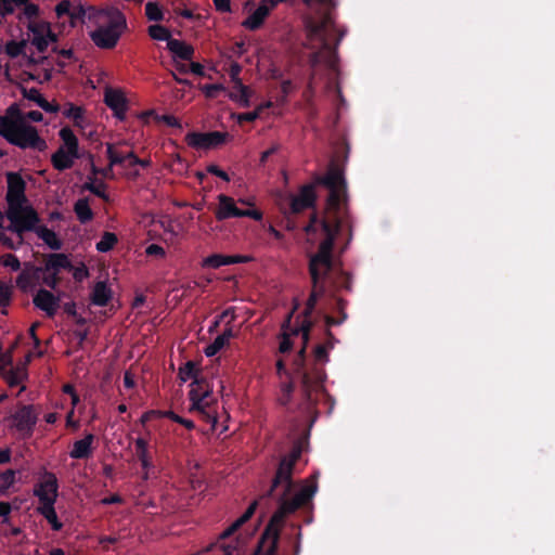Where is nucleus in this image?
I'll return each mask as SVG.
<instances>
[{
  "label": "nucleus",
  "mask_w": 555,
  "mask_h": 555,
  "mask_svg": "<svg viewBox=\"0 0 555 555\" xmlns=\"http://www.w3.org/2000/svg\"><path fill=\"white\" fill-rule=\"evenodd\" d=\"M7 201L9 205L7 217L10 220L8 230L16 233L17 237L13 241L4 234V228L2 225L4 216L0 211V242L8 248H15L22 244V233L28 231V229H33L35 223L38 222V217L34 209L27 204L24 180L17 173L9 172L7 175Z\"/></svg>",
  "instance_id": "nucleus-2"
},
{
  "label": "nucleus",
  "mask_w": 555,
  "mask_h": 555,
  "mask_svg": "<svg viewBox=\"0 0 555 555\" xmlns=\"http://www.w3.org/2000/svg\"><path fill=\"white\" fill-rule=\"evenodd\" d=\"M55 13L57 15L59 18L63 17V16H68L70 18L74 17L75 15V12L73 10V5L70 3V1L68 0H62L55 8Z\"/></svg>",
  "instance_id": "nucleus-43"
},
{
  "label": "nucleus",
  "mask_w": 555,
  "mask_h": 555,
  "mask_svg": "<svg viewBox=\"0 0 555 555\" xmlns=\"http://www.w3.org/2000/svg\"><path fill=\"white\" fill-rule=\"evenodd\" d=\"M164 415L166 417L171 418L172 421H175L177 423L182 424L188 429H193L194 428V423L192 421L182 418L179 415L175 414L173 412L167 411V412H164Z\"/></svg>",
  "instance_id": "nucleus-49"
},
{
  "label": "nucleus",
  "mask_w": 555,
  "mask_h": 555,
  "mask_svg": "<svg viewBox=\"0 0 555 555\" xmlns=\"http://www.w3.org/2000/svg\"><path fill=\"white\" fill-rule=\"evenodd\" d=\"M189 397L191 401L190 411L199 414L215 429L218 420L217 398L214 396L209 384L206 380L193 382Z\"/></svg>",
  "instance_id": "nucleus-9"
},
{
  "label": "nucleus",
  "mask_w": 555,
  "mask_h": 555,
  "mask_svg": "<svg viewBox=\"0 0 555 555\" xmlns=\"http://www.w3.org/2000/svg\"><path fill=\"white\" fill-rule=\"evenodd\" d=\"M163 416H165L164 412H160V411H149V412L144 413L141 416L140 421H141L142 424H146L147 422H150L154 417H163Z\"/></svg>",
  "instance_id": "nucleus-55"
},
{
  "label": "nucleus",
  "mask_w": 555,
  "mask_h": 555,
  "mask_svg": "<svg viewBox=\"0 0 555 555\" xmlns=\"http://www.w3.org/2000/svg\"><path fill=\"white\" fill-rule=\"evenodd\" d=\"M65 269H72L69 259L63 254L50 255L41 270L42 282L54 288L61 281V274Z\"/></svg>",
  "instance_id": "nucleus-12"
},
{
  "label": "nucleus",
  "mask_w": 555,
  "mask_h": 555,
  "mask_svg": "<svg viewBox=\"0 0 555 555\" xmlns=\"http://www.w3.org/2000/svg\"><path fill=\"white\" fill-rule=\"evenodd\" d=\"M117 243V236L112 232H105L96 243V249L101 253L111 250Z\"/></svg>",
  "instance_id": "nucleus-36"
},
{
  "label": "nucleus",
  "mask_w": 555,
  "mask_h": 555,
  "mask_svg": "<svg viewBox=\"0 0 555 555\" xmlns=\"http://www.w3.org/2000/svg\"><path fill=\"white\" fill-rule=\"evenodd\" d=\"M25 46V41H11L5 46V51L10 56L15 57L24 51Z\"/></svg>",
  "instance_id": "nucleus-45"
},
{
  "label": "nucleus",
  "mask_w": 555,
  "mask_h": 555,
  "mask_svg": "<svg viewBox=\"0 0 555 555\" xmlns=\"http://www.w3.org/2000/svg\"><path fill=\"white\" fill-rule=\"evenodd\" d=\"M249 260L250 258L248 256H225L221 254H214L203 259L202 267L218 269L222 266L247 262Z\"/></svg>",
  "instance_id": "nucleus-20"
},
{
  "label": "nucleus",
  "mask_w": 555,
  "mask_h": 555,
  "mask_svg": "<svg viewBox=\"0 0 555 555\" xmlns=\"http://www.w3.org/2000/svg\"><path fill=\"white\" fill-rule=\"evenodd\" d=\"M34 304L37 308L52 317L60 307V298L55 297L49 291L40 289L34 298Z\"/></svg>",
  "instance_id": "nucleus-19"
},
{
  "label": "nucleus",
  "mask_w": 555,
  "mask_h": 555,
  "mask_svg": "<svg viewBox=\"0 0 555 555\" xmlns=\"http://www.w3.org/2000/svg\"><path fill=\"white\" fill-rule=\"evenodd\" d=\"M29 76L34 80L44 82L51 79L52 70L47 60H42L41 63L34 66L33 70L29 72Z\"/></svg>",
  "instance_id": "nucleus-30"
},
{
  "label": "nucleus",
  "mask_w": 555,
  "mask_h": 555,
  "mask_svg": "<svg viewBox=\"0 0 555 555\" xmlns=\"http://www.w3.org/2000/svg\"><path fill=\"white\" fill-rule=\"evenodd\" d=\"M65 270L72 272L73 278L78 282H81L89 276V271L82 262H79L77 266L72 264V269Z\"/></svg>",
  "instance_id": "nucleus-44"
},
{
  "label": "nucleus",
  "mask_w": 555,
  "mask_h": 555,
  "mask_svg": "<svg viewBox=\"0 0 555 555\" xmlns=\"http://www.w3.org/2000/svg\"><path fill=\"white\" fill-rule=\"evenodd\" d=\"M135 385V382H134V378H133V375L130 373V372H126L125 373V376H124V386L126 388H133Z\"/></svg>",
  "instance_id": "nucleus-59"
},
{
  "label": "nucleus",
  "mask_w": 555,
  "mask_h": 555,
  "mask_svg": "<svg viewBox=\"0 0 555 555\" xmlns=\"http://www.w3.org/2000/svg\"><path fill=\"white\" fill-rule=\"evenodd\" d=\"M308 490L304 491L298 495L295 502L289 503L288 501H283L281 504V508L276 511L268 524L262 538L259 542L258 550L255 555H273L278 545L279 534L284 525V519L287 515L294 513L296 507L307 498L309 496Z\"/></svg>",
  "instance_id": "nucleus-7"
},
{
  "label": "nucleus",
  "mask_w": 555,
  "mask_h": 555,
  "mask_svg": "<svg viewBox=\"0 0 555 555\" xmlns=\"http://www.w3.org/2000/svg\"><path fill=\"white\" fill-rule=\"evenodd\" d=\"M11 512V506L9 503L0 502V518H3V520L7 519V516Z\"/></svg>",
  "instance_id": "nucleus-61"
},
{
  "label": "nucleus",
  "mask_w": 555,
  "mask_h": 555,
  "mask_svg": "<svg viewBox=\"0 0 555 555\" xmlns=\"http://www.w3.org/2000/svg\"><path fill=\"white\" fill-rule=\"evenodd\" d=\"M160 229H163L164 232L172 233L171 221L169 219H152L151 229L149 230V233L153 236H162L163 233L160 232Z\"/></svg>",
  "instance_id": "nucleus-34"
},
{
  "label": "nucleus",
  "mask_w": 555,
  "mask_h": 555,
  "mask_svg": "<svg viewBox=\"0 0 555 555\" xmlns=\"http://www.w3.org/2000/svg\"><path fill=\"white\" fill-rule=\"evenodd\" d=\"M104 102L114 112L116 117L124 119L127 111V99L121 90L106 89Z\"/></svg>",
  "instance_id": "nucleus-17"
},
{
  "label": "nucleus",
  "mask_w": 555,
  "mask_h": 555,
  "mask_svg": "<svg viewBox=\"0 0 555 555\" xmlns=\"http://www.w3.org/2000/svg\"><path fill=\"white\" fill-rule=\"evenodd\" d=\"M0 264L9 268L11 271H17L21 268V262L16 256L12 254H4L0 257Z\"/></svg>",
  "instance_id": "nucleus-42"
},
{
  "label": "nucleus",
  "mask_w": 555,
  "mask_h": 555,
  "mask_svg": "<svg viewBox=\"0 0 555 555\" xmlns=\"http://www.w3.org/2000/svg\"><path fill=\"white\" fill-rule=\"evenodd\" d=\"M96 28L90 33L93 42L103 49L116 46L122 31L126 29L124 14L114 8L99 11L94 14Z\"/></svg>",
  "instance_id": "nucleus-5"
},
{
  "label": "nucleus",
  "mask_w": 555,
  "mask_h": 555,
  "mask_svg": "<svg viewBox=\"0 0 555 555\" xmlns=\"http://www.w3.org/2000/svg\"><path fill=\"white\" fill-rule=\"evenodd\" d=\"M21 14H23L27 18H33L38 14V7L34 3L28 2V0H23V4H21Z\"/></svg>",
  "instance_id": "nucleus-47"
},
{
  "label": "nucleus",
  "mask_w": 555,
  "mask_h": 555,
  "mask_svg": "<svg viewBox=\"0 0 555 555\" xmlns=\"http://www.w3.org/2000/svg\"><path fill=\"white\" fill-rule=\"evenodd\" d=\"M39 279H41V270L26 263L16 280V284L21 289L27 291L34 287Z\"/></svg>",
  "instance_id": "nucleus-22"
},
{
  "label": "nucleus",
  "mask_w": 555,
  "mask_h": 555,
  "mask_svg": "<svg viewBox=\"0 0 555 555\" xmlns=\"http://www.w3.org/2000/svg\"><path fill=\"white\" fill-rule=\"evenodd\" d=\"M314 353H315V358L318 360L322 361V360H324V358L326 356V350H325V348L323 346H318L315 348Z\"/></svg>",
  "instance_id": "nucleus-63"
},
{
  "label": "nucleus",
  "mask_w": 555,
  "mask_h": 555,
  "mask_svg": "<svg viewBox=\"0 0 555 555\" xmlns=\"http://www.w3.org/2000/svg\"><path fill=\"white\" fill-rule=\"evenodd\" d=\"M241 94L242 93H241L240 89L235 88V83H233L232 90L229 92V98L243 107L249 106V100L251 96H247V104H244L243 101L240 99Z\"/></svg>",
  "instance_id": "nucleus-50"
},
{
  "label": "nucleus",
  "mask_w": 555,
  "mask_h": 555,
  "mask_svg": "<svg viewBox=\"0 0 555 555\" xmlns=\"http://www.w3.org/2000/svg\"><path fill=\"white\" fill-rule=\"evenodd\" d=\"M31 230L36 231L37 235L51 248L59 249L61 247V243L55 233L48 228L37 227L36 222Z\"/></svg>",
  "instance_id": "nucleus-31"
},
{
  "label": "nucleus",
  "mask_w": 555,
  "mask_h": 555,
  "mask_svg": "<svg viewBox=\"0 0 555 555\" xmlns=\"http://www.w3.org/2000/svg\"><path fill=\"white\" fill-rule=\"evenodd\" d=\"M149 35L155 40H171L169 30L160 25L150 26Z\"/></svg>",
  "instance_id": "nucleus-40"
},
{
  "label": "nucleus",
  "mask_w": 555,
  "mask_h": 555,
  "mask_svg": "<svg viewBox=\"0 0 555 555\" xmlns=\"http://www.w3.org/2000/svg\"><path fill=\"white\" fill-rule=\"evenodd\" d=\"M145 14L151 21H162L164 17L160 7L155 2H147L145 5Z\"/></svg>",
  "instance_id": "nucleus-41"
},
{
  "label": "nucleus",
  "mask_w": 555,
  "mask_h": 555,
  "mask_svg": "<svg viewBox=\"0 0 555 555\" xmlns=\"http://www.w3.org/2000/svg\"><path fill=\"white\" fill-rule=\"evenodd\" d=\"M23 0H0V12L2 15L12 14L21 10Z\"/></svg>",
  "instance_id": "nucleus-39"
},
{
  "label": "nucleus",
  "mask_w": 555,
  "mask_h": 555,
  "mask_svg": "<svg viewBox=\"0 0 555 555\" xmlns=\"http://www.w3.org/2000/svg\"><path fill=\"white\" fill-rule=\"evenodd\" d=\"M315 201V192L313 186L307 185L300 190L297 196L292 197L291 208L294 212H299L313 205Z\"/></svg>",
  "instance_id": "nucleus-23"
},
{
  "label": "nucleus",
  "mask_w": 555,
  "mask_h": 555,
  "mask_svg": "<svg viewBox=\"0 0 555 555\" xmlns=\"http://www.w3.org/2000/svg\"><path fill=\"white\" fill-rule=\"evenodd\" d=\"M135 455L141 462L143 468V478L149 477L150 470L153 468L152 455L149 451V442L144 438H137L134 441Z\"/></svg>",
  "instance_id": "nucleus-21"
},
{
  "label": "nucleus",
  "mask_w": 555,
  "mask_h": 555,
  "mask_svg": "<svg viewBox=\"0 0 555 555\" xmlns=\"http://www.w3.org/2000/svg\"><path fill=\"white\" fill-rule=\"evenodd\" d=\"M24 95L37 104L43 100L42 95L36 89L25 90Z\"/></svg>",
  "instance_id": "nucleus-54"
},
{
  "label": "nucleus",
  "mask_w": 555,
  "mask_h": 555,
  "mask_svg": "<svg viewBox=\"0 0 555 555\" xmlns=\"http://www.w3.org/2000/svg\"><path fill=\"white\" fill-rule=\"evenodd\" d=\"M63 114L73 120L74 125L80 129H85L87 120L85 117V111L80 106H76L72 103L65 105Z\"/></svg>",
  "instance_id": "nucleus-26"
},
{
  "label": "nucleus",
  "mask_w": 555,
  "mask_h": 555,
  "mask_svg": "<svg viewBox=\"0 0 555 555\" xmlns=\"http://www.w3.org/2000/svg\"><path fill=\"white\" fill-rule=\"evenodd\" d=\"M59 135L62 143L51 156V162L56 170L62 171L72 168L80 154L78 138L69 127H63Z\"/></svg>",
  "instance_id": "nucleus-10"
},
{
  "label": "nucleus",
  "mask_w": 555,
  "mask_h": 555,
  "mask_svg": "<svg viewBox=\"0 0 555 555\" xmlns=\"http://www.w3.org/2000/svg\"><path fill=\"white\" fill-rule=\"evenodd\" d=\"M94 436L88 434L85 438L77 440L73 444V449L69 452L72 459H87L91 456L93 451Z\"/></svg>",
  "instance_id": "nucleus-24"
},
{
  "label": "nucleus",
  "mask_w": 555,
  "mask_h": 555,
  "mask_svg": "<svg viewBox=\"0 0 555 555\" xmlns=\"http://www.w3.org/2000/svg\"><path fill=\"white\" fill-rule=\"evenodd\" d=\"M42 109L47 111V112H51V113H55L59 111V105L57 104H52V103H49L47 100H42L41 102H39L38 104Z\"/></svg>",
  "instance_id": "nucleus-58"
},
{
  "label": "nucleus",
  "mask_w": 555,
  "mask_h": 555,
  "mask_svg": "<svg viewBox=\"0 0 555 555\" xmlns=\"http://www.w3.org/2000/svg\"><path fill=\"white\" fill-rule=\"evenodd\" d=\"M66 426L72 428L73 430H77L79 427V423L74 420V409H70V411L66 415Z\"/></svg>",
  "instance_id": "nucleus-57"
},
{
  "label": "nucleus",
  "mask_w": 555,
  "mask_h": 555,
  "mask_svg": "<svg viewBox=\"0 0 555 555\" xmlns=\"http://www.w3.org/2000/svg\"><path fill=\"white\" fill-rule=\"evenodd\" d=\"M330 190L326 206L321 215L312 216L310 223L306 228L308 241L318 245V251L310 257V274L313 282L312 292L307 301L305 320L299 327H291L292 313L288 315L282 327L280 351L286 352L295 345V339L300 340L299 359L295 365L300 366L301 359L309 339L311 323L308 321L310 313L322 296L324 288L320 284L333 268L332 245L336 235L345 230L351 231L348 211L345 203V184L343 177L337 171L330 172L323 180ZM296 372L301 375L302 384L310 385V379L306 372Z\"/></svg>",
  "instance_id": "nucleus-1"
},
{
  "label": "nucleus",
  "mask_w": 555,
  "mask_h": 555,
  "mask_svg": "<svg viewBox=\"0 0 555 555\" xmlns=\"http://www.w3.org/2000/svg\"><path fill=\"white\" fill-rule=\"evenodd\" d=\"M297 460H298V454L292 453L288 456H285L284 459H282V461L279 465V468L276 470L275 477L273 479V482H272V486L270 489V493H272V491L276 487H279V486L284 487V492L279 500V508L276 511H279L281 508V504L283 501H288L289 503H293L296 501L298 495L301 494L304 491H306V490L310 491L309 496H307L296 507V509H298L299 507H301L302 505L308 503L311 500V498L313 496V494L315 493L317 487H315V485H313L310 481H305L297 490H295V487L292 482V475H293V469H294V466H295Z\"/></svg>",
  "instance_id": "nucleus-6"
},
{
  "label": "nucleus",
  "mask_w": 555,
  "mask_h": 555,
  "mask_svg": "<svg viewBox=\"0 0 555 555\" xmlns=\"http://www.w3.org/2000/svg\"><path fill=\"white\" fill-rule=\"evenodd\" d=\"M106 149H107V155H108V158H109V167L107 169L101 170V171L98 170L95 167H92V171H93L94 175L101 173L105 178H112L113 177L112 166L115 165V164L126 163L127 166H129V167H134L137 165H141V166H149L150 165V163L147 160L139 159L131 152L128 153L127 155H121L116 150L115 144L107 143L106 144Z\"/></svg>",
  "instance_id": "nucleus-13"
},
{
  "label": "nucleus",
  "mask_w": 555,
  "mask_h": 555,
  "mask_svg": "<svg viewBox=\"0 0 555 555\" xmlns=\"http://www.w3.org/2000/svg\"><path fill=\"white\" fill-rule=\"evenodd\" d=\"M11 288L0 281V306H4L10 300Z\"/></svg>",
  "instance_id": "nucleus-51"
},
{
  "label": "nucleus",
  "mask_w": 555,
  "mask_h": 555,
  "mask_svg": "<svg viewBox=\"0 0 555 555\" xmlns=\"http://www.w3.org/2000/svg\"><path fill=\"white\" fill-rule=\"evenodd\" d=\"M37 416L30 406H23L12 416V425L23 435H28L36 424Z\"/></svg>",
  "instance_id": "nucleus-18"
},
{
  "label": "nucleus",
  "mask_w": 555,
  "mask_h": 555,
  "mask_svg": "<svg viewBox=\"0 0 555 555\" xmlns=\"http://www.w3.org/2000/svg\"><path fill=\"white\" fill-rule=\"evenodd\" d=\"M103 504H113V503H120L121 498L119 495H112L109 498H105L101 501Z\"/></svg>",
  "instance_id": "nucleus-64"
},
{
  "label": "nucleus",
  "mask_w": 555,
  "mask_h": 555,
  "mask_svg": "<svg viewBox=\"0 0 555 555\" xmlns=\"http://www.w3.org/2000/svg\"><path fill=\"white\" fill-rule=\"evenodd\" d=\"M112 297V292L104 282H99L92 291V302L98 306H105Z\"/></svg>",
  "instance_id": "nucleus-29"
},
{
  "label": "nucleus",
  "mask_w": 555,
  "mask_h": 555,
  "mask_svg": "<svg viewBox=\"0 0 555 555\" xmlns=\"http://www.w3.org/2000/svg\"><path fill=\"white\" fill-rule=\"evenodd\" d=\"M188 144L195 149H211L223 141V134L220 132L209 133H189L185 137Z\"/></svg>",
  "instance_id": "nucleus-16"
},
{
  "label": "nucleus",
  "mask_w": 555,
  "mask_h": 555,
  "mask_svg": "<svg viewBox=\"0 0 555 555\" xmlns=\"http://www.w3.org/2000/svg\"><path fill=\"white\" fill-rule=\"evenodd\" d=\"M261 112H262V106H258L254 112L238 114L236 116V119L238 122L254 121L259 117Z\"/></svg>",
  "instance_id": "nucleus-48"
},
{
  "label": "nucleus",
  "mask_w": 555,
  "mask_h": 555,
  "mask_svg": "<svg viewBox=\"0 0 555 555\" xmlns=\"http://www.w3.org/2000/svg\"><path fill=\"white\" fill-rule=\"evenodd\" d=\"M201 90L207 98H216L218 93L224 91L223 85L215 83V85H205L201 87Z\"/></svg>",
  "instance_id": "nucleus-46"
},
{
  "label": "nucleus",
  "mask_w": 555,
  "mask_h": 555,
  "mask_svg": "<svg viewBox=\"0 0 555 555\" xmlns=\"http://www.w3.org/2000/svg\"><path fill=\"white\" fill-rule=\"evenodd\" d=\"M207 172L212 173V175L223 179L224 181H230L228 173L225 171L221 170L217 165L211 164V165L207 166Z\"/></svg>",
  "instance_id": "nucleus-52"
},
{
  "label": "nucleus",
  "mask_w": 555,
  "mask_h": 555,
  "mask_svg": "<svg viewBox=\"0 0 555 555\" xmlns=\"http://www.w3.org/2000/svg\"><path fill=\"white\" fill-rule=\"evenodd\" d=\"M15 470L8 469L0 474V493H4L10 490L15 483Z\"/></svg>",
  "instance_id": "nucleus-37"
},
{
  "label": "nucleus",
  "mask_w": 555,
  "mask_h": 555,
  "mask_svg": "<svg viewBox=\"0 0 555 555\" xmlns=\"http://www.w3.org/2000/svg\"><path fill=\"white\" fill-rule=\"evenodd\" d=\"M309 12L306 17L308 38L311 48L320 49L314 55V62H325L333 65L332 44L335 41V30L330 15L331 3L328 0H304Z\"/></svg>",
  "instance_id": "nucleus-3"
},
{
  "label": "nucleus",
  "mask_w": 555,
  "mask_h": 555,
  "mask_svg": "<svg viewBox=\"0 0 555 555\" xmlns=\"http://www.w3.org/2000/svg\"><path fill=\"white\" fill-rule=\"evenodd\" d=\"M241 70L242 67L240 66V64L234 62L230 65L229 74L232 83H235V88H238L242 93L240 95V99L243 101L244 104H247V96L253 95V90L249 87L243 85L240 78Z\"/></svg>",
  "instance_id": "nucleus-25"
},
{
  "label": "nucleus",
  "mask_w": 555,
  "mask_h": 555,
  "mask_svg": "<svg viewBox=\"0 0 555 555\" xmlns=\"http://www.w3.org/2000/svg\"><path fill=\"white\" fill-rule=\"evenodd\" d=\"M146 254L149 256H156V257H159V258H163L165 256V250L162 246L159 245H156V244H152L150 245L147 248H146Z\"/></svg>",
  "instance_id": "nucleus-53"
},
{
  "label": "nucleus",
  "mask_w": 555,
  "mask_h": 555,
  "mask_svg": "<svg viewBox=\"0 0 555 555\" xmlns=\"http://www.w3.org/2000/svg\"><path fill=\"white\" fill-rule=\"evenodd\" d=\"M233 319H234L233 311L225 310L224 312L221 313V315L219 317V320L216 323H219V322H222V321H225L227 323H230V322L233 321Z\"/></svg>",
  "instance_id": "nucleus-60"
},
{
  "label": "nucleus",
  "mask_w": 555,
  "mask_h": 555,
  "mask_svg": "<svg viewBox=\"0 0 555 555\" xmlns=\"http://www.w3.org/2000/svg\"><path fill=\"white\" fill-rule=\"evenodd\" d=\"M29 30L33 34L31 42L39 51H43L49 43L54 41V35L51 33L50 25L46 22H31Z\"/></svg>",
  "instance_id": "nucleus-15"
},
{
  "label": "nucleus",
  "mask_w": 555,
  "mask_h": 555,
  "mask_svg": "<svg viewBox=\"0 0 555 555\" xmlns=\"http://www.w3.org/2000/svg\"><path fill=\"white\" fill-rule=\"evenodd\" d=\"M215 215L218 220L240 217H249L254 220L262 218V214L254 208V204L249 199L235 201L224 194L218 196V207Z\"/></svg>",
  "instance_id": "nucleus-11"
},
{
  "label": "nucleus",
  "mask_w": 555,
  "mask_h": 555,
  "mask_svg": "<svg viewBox=\"0 0 555 555\" xmlns=\"http://www.w3.org/2000/svg\"><path fill=\"white\" fill-rule=\"evenodd\" d=\"M40 506L53 505L57 496V480L52 474H44L35 489Z\"/></svg>",
  "instance_id": "nucleus-14"
},
{
  "label": "nucleus",
  "mask_w": 555,
  "mask_h": 555,
  "mask_svg": "<svg viewBox=\"0 0 555 555\" xmlns=\"http://www.w3.org/2000/svg\"><path fill=\"white\" fill-rule=\"evenodd\" d=\"M232 337L231 328L224 331L221 335L217 336L215 340L205 348V354L212 357L227 346Z\"/></svg>",
  "instance_id": "nucleus-28"
},
{
  "label": "nucleus",
  "mask_w": 555,
  "mask_h": 555,
  "mask_svg": "<svg viewBox=\"0 0 555 555\" xmlns=\"http://www.w3.org/2000/svg\"><path fill=\"white\" fill-rule=\"evenodd\" d=\"M40 513L48 520L53 530H60L62 528V522L59 521L55 509L53 505L48 506H39L38 508Z\"/></svg>",
  "instance_id": "nucleus-35"
},
{
  "label": "nucleus",
  "mask_w": 555,
  "mask_h": 555,
  "mask_svg": "<svg viewBox=\"0 0 555 555\" xmlns=\"http://www.w3.org/2000/svg\"><path fill=\"white\" fill-rule=\"evenodd\" d=\"M75 212L81 222H87L92 219V211L87 199L81 198L75 204Z\"/></svg>",
  "instance_id": "nucleus-33"
},
{
  "label": "nucleus",
  "mask_w": 555,
  "mask_h": 555,
  "mask_svg": "<svg viewBox=\"0 0 555 555\" xmlns=\"http://www.w3.org/2000/svg\"><path fill=\"white\" fill-rule=\"evenodd\" d=\"M41 121L42 114L38 111H31L23 115L16 105H11L4 116H0V134L10 143L22 149H35L44 151L46 141L39 137L35 127L27 121Z\"/></svg>",
  "instance_id": "nucleus-4"
},
{
  "label": "nucleus",
  "mask_w": 555,
  "mask_h": 555,
  "mask_svg": "<svg viewBox=\"0 0 555 555\" xmlns=\"http://www.w3.org/2000/svg\"><path fill=\"white\" fill-rule=\"evenodd\" d=\"M167 47L170 52L182 60H190L193 55V48L183 41L171 39L168 40Z\"/></svg>",
  "instance_id": "nucleus-27"
},
{
  "label": "nucleus",
  "mask_w": 555,
  "mask_h": 555,
  "mask_svg": "<svg viewBox=\"0 0 555 555\" xmlns=\"http://www.w3.org/2000/svg\"><path fill=\"white\" fill-rule=\"evenodd\" d=\"M257 502H254L230 527L219 535L220 548L223 555H236L242 550L253 532L243 529V526L251 518L256 511Z\"/></svg>",
  "instance_id": "nucleus-8"
},
{
  "label": "nucleus",
  "mask_w": 555,
  "mask_h": 555,
  "mask_svg": "<svg viewBox=\"0 0 555 555\" xmlns=\"http://www.w3.org/2000/svg\"><path fill=\"white\" fill-rule=\"evenodd\" d=\"M179 378L182 382H188L190 379H194V382L199 380L198 379V367L194 362H186L182 367L179 370Z\"/></svg>",
  "instance_id": "nucleus-32"
},
{
  "label": "nucleus",
  "mask_w": 555,
  "mask_h": 555,
  "mask_svg": "<svg viewBox=\"0 0 555 555\" xmlns=\"http://www.w3.org/2000/svg\"><path fill=\"white\" fill-rule=\"evenodd\" d=\"M293 391V384L286 383L282 386L283 397L281 398L282 403H286L289 400V396Z\"/></svg>",
  "instance_id": "nucleus-56"
},
{
  "label": "nucleus",
  "mask_w": 555,
  "mask_h": 555,
  "mask_svg": "<svg viewBox=\"0 0 555 555\" xmlns=\"http://www.w3.org/2000/svg\"><path fill=\"white\" fill-rule=\"evenodd\" d=\"M214 3L216 5V8L221 11L230 10V2L228 0H214Z\"/></svg>",
  "instance_id": "nucleus-62"
},
{
  "label": "nucleus",
  "mask_w": 555,
  "mask_h": 555,
  "mask_svg": "<svg viewBox=\"0 0 555 555\" xmlns=\"http://www.w3.org/2000/svg\"><path fill=\"white\" fill-rule=\"evenodd\" d=\"M26 376L24 366H18L15 371L8 372L4 376L7 383L12 387L21 384Z\"/></svg>",
  "instance_id": "nucleus-38"
}]
</instances>
